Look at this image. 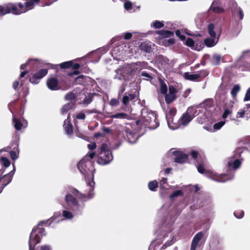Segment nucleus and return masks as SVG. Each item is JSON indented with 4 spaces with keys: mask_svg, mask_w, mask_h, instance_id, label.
<instances>
[{
    "mask_svg": "<svg viewBox=\"0 0 250 250\" xmlns=\"http://www.w3.org/2000/svg\"><path fill=\"white\" fill-rule=\"evenodd\" d=\"M95 155V152L88 153L78 164L77 167L80 172L84 176L86 181L85 193L80 194V198L84 201H87L94 197V192L95 182L94 181V172L95 169L93 163L91 161Z\"/></svg>",
    "mask_w": 250,
    "mask_h": 250,
    "instance_id": "nucleus-1",
    "label": "nucleus"
},
{
    "mask_svg": "<svg viewBox=\"0 0 250 250\" xmlns=\"http://www.w3.org/2000/svg\"><path fill=\"white\" fill-rule=\"evenodd\" d=\"M80 193L77 189L73 188L70 192L67 193L65 196L64 199L68 209L71 211L64 210L62 211V215L66 219H72L74 215H81L83 213L84 208V202L80 198Z\"/></svg>",
    "mask_w": 250,
    "mask_h": 250,
    "instance_id": "nucleus-2",
    "label": "nucleus"
},
{
    "mask_svg": "<svg viewBox=\"0 0 250 250\" xmlns=\"http://www.w3.org/2000/svg\"><path fill=\"white\" fill-rule=\"evenodd\" d=\"M140 66V62L126 64L120 66L115 70L116 75L114 78L119 80L127 81L130 80L132 76L134 75L137 70L138 66Z\"/></svg>",
    "mask_w": 250,
    "mask_h": 250,
    "instance_id": "nucleus-3",
    "label": "nucleus"
},
{
    "mask_svg": "<svg viewBox=\"0 0 250 250\" xmlns=\"http://www.w3.org/2000/svg\"><path fill=\"white\" fill-rule=\"evenodd\" d=\"M139 122L151 129L156 128L159 125L155 113L146 108L142 109L140 119L137 123Z\"/></svg>",
    "mask_w": 250,
    "mask_h": 250,
    "instance_id": "nucleus-4",
    "label": "nucleus"
},
{
    "mask_svg": "<svg viewBox=\"0 0 250 250\" xmlns=\"http://www.w3.org/2000/svg\"><path fill=\"white\" fill-rule=\"evenodd\" d=\"M113 159L112 153L107 145L103 144L98 151L97 163L101 165H105L110 163Z\"/></svg>",
    "mask_w": 250,
    "mask_h": 250,
    "instance_id": "nucleus-5",
    "label": "nucleus"
},
{
    "mask_svg": "<svg viewBox=\"0 0 250 250\" xmlns=\"http://www.w3.org/2000/svg\"><path fill=\"white\" fill-rule=\"evenodd\" d=\"M129 51V47L124 44L115 46L111 51V55L114 60L117 61H124L128 57L127 52Z\"/></svg>",
    "mask_w": 250,
    "mask_h": 250,
    "instance_id": "nucleus-6",
    "label": "nucleus"
},
{
    "mask_svg": "<svg viewBox=\"0 0 250 250\" xmlns=\"http://www.w3.org/2000/svg\"><path fill=\"white\" fill-rule=\"evenodd\" d=\"M13 169L10 171H5V169L0 168V193L12 181L16 171L14 163L13 164Z\"/></svg>",
    "mask_w": 250,
    "mask_h": 250,
    "instance_id": "nucleus-7",
    "label": "nucleus"
},
{
    "mask_svg": "<svg viewBox=\"0 0 250 250\" xmlns=\"http://www.w3.org/2000/svg\"><path fill=\"white\" fill-rule=\"evenodd\" d=\"M45 235L44 229H33L30 233L29 247L30 250H34L33 248L40 242L41 238Z\"/></svg>",
    "mask_w": 250,
    "mask_h": 250,
    "instance_id": "nucleus-8",
    "label": "nucleus"
},
{
    "mask_svg": "<svg viewBox=\"0 0 250 250\" xmlns=\"http://www.w3.org/2000/svg\"><path fill=\"white\" fill-rule=\"evenodd\" d=\"M198 171L201 174H205V176L211 179L212 180L219 182H225L226 180L223 179V176H225L224 174L218 175L213 173L212 171H206L205 168V165L204 163H199L197 162L196 166Z\"/></svg>",
    "mask_w": 250,
    "mask_h": 250,
    "instance_id": "nucleus-9",
    "label": "nucleus"
},
{
    "mask_svg": "<svg viewBox=\"0 0 250 250\" xmlns=\"http://www.w3.org/2000/svg\"><path fill=\"white\" fill-rule=\"evenodd\" d=\"M242 159H236L233 162L229 161L228 162V167L229 170V173H224L225 176H223V179L226 180V181L233 179L234 177V170L239 167Z\"/></svg>",
    "mask_w": 250,
    "mask_h": 250,
    "instance_id": "nucleus-10",
    "label": "nucleus"
},
{
    "mask_svg": "<svg viewBox=\"0 0 250 250\" xmlns=\"http://www.w3.org/2000/svg\"><path fill=\"white\" fill-rule=\"evenodd\" d=\"M204 234V232L200 231L195 235L191 242L190 250H196L197 248L200 247L202 244V239Z\"/></svg>",
    "mask_w": 250,
    "mask_h": 250,
    "instance_id": "nucleus-11",
    "label": "nucleus"
},
{
    "mask_svg": "<svg viewBox=\"0 0 250 250\" xmlns=\"http://www.w3.org/2000/svg\"><path fill=\"white\" fill-rule=\"evenodd\" d=\"M47 73L48 70L47 69H40L30 78L29 81L32 83L38 84L40 80L47 75Z\"/></svg>",
    "mask_w": 250,
    "mask_h": 250,
    "instance_id": "nucleus-12",
    "label": "nucleus"
},
{
    "mask_svg": "<svg viewBox=\"0 0 250 250\" xmlns=\"http://www.w3.org/2000/svg\"><path fill=\"white\" fill-rule=\"evenodd\" d=\"M47 73L48 70L47 69H40L30 78L29 81L32 83L38 84L40 80L47 75Z\"/></svg>",
    "mask_w": 250,
    "mask_h": 250,
    "instance_id": "nucleus-13",
    "label": "nucleus"
},
{
    "mask_svg": "<svg viewBox=\"0 0 250 250\" xmlns=\"http://www.w3.org/2000/svg\"><path fill=\"white\" fill-rule=\"evenodd\" d=\"M224 6L220 0H215L212 2L209 10L215 13L220 14L224 12Z\"/></svg>",
    "mask_w": 250,
    "mask_h": 250,
    "instance_id": "nucleus-14",
    "label": "nucleus"
},
{
    "mask_svg": "<svg viewBox=\"0 0 250 250\" xmlns=\"http://www.w3.org/2000/svg\"><path fill=\"white\" fill-rule=\"evenodd\" d=\"M177 90L173 86H169L168 93L164 94L165 98L167 104H169L176 99V93Z\"/></svg>",
    "mask_w": 250,
    "mask_h": 250,
    "instance_id": "nucleus-15",
    "label": "nucleus"
},
{
    "mask_svg": "<svg viewBox=\"0 0 250 250\" xmlns=\"http://www.w3.org/2000/svg\"><path fill=\"white\" fill-rule=\"evenodd\" d=\"M59 80L56 77H50L46 82L48 88L51 90H57L60 88Z\"/></svg>",
    "mask_w": 250,
    "mask_h": 250,
    "instance_id": "nucleus-16",
    "label": "nucleus"
},
{
    "mask_svg": "<svg viewBox=\"0 0 250 250\" xmlns=\"http://www.w3.org/2000/svg\"><path fill=\"white\" fill-rule=\"evenodd\" d=\"M207 75V73L205 71H202L198 72L195 74H190L189 73H185L184 74V77L186 79L191 81H195L199 78L201 77H205Z\"/></svg>",
    "mask_w": 250,
    "mask_h": 250,
    "instance_id": "nucleus-17",
    "label": "nucleus"
},
{
    "mask_svg": "<svg viewBox=\"0 0 250 250\" xmlns=\"http://www.w3.org/2000/svg\"><path fill=\"white\" fill-rule=\"evenodd\" d=\"M187 111L188 113H189L192 118L198 116L200 113L205 112L200 104L189 107L187 109Z\"/></svg>",
    "mask_w": 250,
    "mask_h": 250,
    "instance_id": "nucleus-18",
    "label": "nucleus"
},
{
    "mask_svg": "<svg viewBox=\"0 0 250 250\" xmlns=\"http://www.w3.org/2000/svg\"><path fill=\"white\" fill-rule=\"evenodd\" d=\"M220 34L221 31H219L218 32H217V37H212L210 36V37H208L205 39L204 40V43L205 45L209 47L215 46L218 42Z\"/></svg>",
    "mask_w": 250,
    "mask_h": 250,
    "instance_id": "nucleus-19",
    "label": "nucleus"
},
{
    "mask_svg": "<svg viewBox=\"0 0 250 250\" xmlns=\"http://www.w3.org/2000/svg\"><path fill=\"white\" fill-rule=\"evenodd\" d=\"M173 154L175 156V162L182 164L185 163L188 160V155L182 152H174Z\"/></svg>",
    "mask_w": 250,
    "mask_h": 250,
    "instance_id": "nucleus-20",
    "label": "nucleus"
},
{
    "mask_svg": "<svg viewBox=\"0 0 250 250\" xmlns=\"http://www.w3.org/2000/svg\"><path fill=\"white\" fill-rule=\"evenodd\" d=\"M8 13L19 15L22 13L21 9L19 7L18 3H9L7 5Z\"/></svg>",
    "mask_w": 250,
    "mask_h": 250,
    "instance_id": "nucleus-21",
    "label": "nucleus"
},
{
    "mask_svg": "<svg viewBox=\"0 0 250 250\" xmlns=\"http://www.w3.org/2000/svg\"><path fill=\"white\" fill-rule=\"evenodd\" d=\"M63 127L67 135H70L73 134L72 125L70 123L69 115H68L67 119L64 121Z\"/></svg>",
    "mask_w": 250,
    "mask_h": 250,
    "instance_id": "nucleus-22",
    "label": "nucleus"
},
{
    "mask_svg": "<svg viewBox=\"0 0 250 250\" xmlns=\"http://www.w3.org/2000/svg\"><path fill=\"white\" fill-rule=\"evenodd\" d=\"M19 7L21 9L22 13L32 9L34 7V3L32 1H29L24 2V4L21 3H18Z\"/></svg>",
    "mask_w": 250,
    "mask_h": 250,
    "instance_id": "nucleus-23",
    "label": "nucleus"
},
{
    "mask_svg": "<svg viewBox=\"0 0 250 250\" xmlns=\"http://www.w3.org/2000/svg\"><path fill=\"white\" fill-rule=\"evenodd\" d=\"M40 64V61L37 59H30L28 60V62L26 63L22 64L21 65V69H24L25 67L29 65H32L33 67H38V65Z\"/></svg>",
    "mask_w": 250,
    "mask_h": 250,
    "instance_id": "nucleus-24",
    "label": "nucleus"
},
{
    "mask_svg": "<svg viewBox=\"0 0 250 250\" xmlns=\"http://www.w3.org/2000/svg\"><path fill=\"white\" fill-rule=\"evenodd\" d=\"M192 119V117L189 113H188V111H187L186 112L184 113L181 116L180 122L182 125L185 126L187 125Z\"/></svg>",
    "mask_w": 250,
    "mask_h": 250,
    "instance_id": "nucleus-25",
    "label": "nucleus"
},
{
    "mask_svg": "<svg viewBox=\"0 0 250 250\" xmlns=\"http://www.w3.org/2000/svg\"><path fill=\"white\" fill-rule=\"evenodd\" d=\"M213 101L212 99H208L201 103L200 105L201 108L205 110L211 111V108L213 107Z\"/></svg>",
    "mask_w": 250,
    "mask_h": 250,
    "instance_id": "nucleus-26",
    "label": "nucleus"
},
{
    "mask_svg": "<svg viewBox=\"0 0 250 250\" xmlns=\"http://www.w3.org/2000/svg\"><path fill=\"white\" fill-rule=\"evenodd\" d=\"M136 98V95L134 94H128L123 96L122 103L125 105H127L129 102L134 100Z\"/></svg>",
    "mask_w": 250,
    "mask_h": 250,
    "instance_id": "nucleus-27",
    "label": "nucleus"
},
{
    "mask_svg": "<svg viewBox=\"0 0 250 250\" xmlns=\"http://www.w3.org/2000/svg\"><path fill=\"white\" fill-rule=\"evenodd\" d=\"M126 137L128 141L131 144L135 143L138 138L137 135L130 131H126Z\"/></svg>",
    "mask_w": 250,
    "mask_h": 250,
    "instance_id": "nucleus-28",
    "label": "nucleus"
},
{
    "mask_svg": "<svg viewBox=\"0 0 250 250\" xmlns=\"http://www.w3.org/2000/svg\"><path fill=\"white\" fill-rule=\"evenodd\" d=\"M208 31L210 37H217V35L215 31V25L212 23H210L208 25Z\"/></svg>",
    "mask_w": 250,
    "mask_h": 250,
    "instance_id": "nucleus-29",
    "label": "nucleus"
},
{
    "mask_svg": "<svg viewBox=\"0 0 250 250\" xmlns=\"http://www.w3.org/2000/svg\"><path fill=\"white\" fill-rule=\"evenodd\" d=\"M156 33L160 35L163 38L170 37L173 35V33L168 30H159L156 31Z\"/></svg>",
    "mask_w": 250,
    "mask_h": 250,
    "instance_id": "nucleus-30",
    "label": "nucleus"
},
{
    "mask_svg": "<svg viewBox=\"0 0 250 250\" xmlns=\"http://www.w3.org/2000/svg\"><path fill=\"white\" fill-rule=\"evenodd\" d=\"M176 110L175 108H171L169 110L168 115H166L167 125H168L169 127L172 129H174L175 128L171 127L170 126V125H169L170 119L174 116V115L176 114Z\"/></svg>",
    "mask_w": 250,
    "mask_h": 250,
    "instance_id": "nucleus-31",
    "label": "nucleus"
},
{
    "mask_svg": "<svg viewBox=\"0 0 250 250\" xmlns=\"http://www.w3.org/2000/svg\"><path fill=\"white\" fill-rule=\"evenodd\" d=\"M0 162L1 165L3 167L1 168L5 169V171H6V168L9 167L11 164L10 161L7 158L2 157L0 159Z\"/></svg>",
    "mask_w": 250,
    "mask_h": 250,
    "instance_id": "nucleus-32",
    "label": "nucleus"
},
{
    "mask_svg": "<svg viewBox=\"0 0 250 250\" xmlns=\"http://www.w3.org/2000/svg\"><path fill=\"white\" fill-rule=\"evenodd\" d=\"M140 49L146 53H149L151 50V45L149 43L144 42L140 45Z\"/></svg>",
    "mask_w": 250,
    "mask_h": 250,
    "instance_id": "nucleus-33",
    "label": "nucleus"
},
{
    "mask_svg": "<svg viewBox=\"0 0 250 250\" xmlns=\"http://www.w3.org/2000/svg\"><path fill=\"white\" fill-rule=\"evenodd\" d=\"M250 58V51H244L242 56L240 57L239 61L237 62V66L241 67L239 64V62L243 60H248Z\"/></svg>",
    "mask_w": 250,
    "mask_h": 250,
    "instance_id": "nucleus-34",
    "label": "nucleus"
},
{
    "mask_svg": "<svg viewBox=\"0 0 250 250\" xmlns=\"http://www.w3.org/2000/svg\"><path fill=\"white\" fill-rule=\"evenodd\" d=\"M95 93H89L87 96L85 97L83 100V104L85 105H88L92 101L93 96L95 95Z\"/></svg>",
    "mask_w": 250,
    "mask_h": 250,
    "instance_id": "nucleus-35",
    "label": "nucleus"
},
{
    "mask_svg": "<svg viewBox=\"0 0 250 250\" xmlns=\"http://www.w3.org/2000/svg\"><path fill=\"white\" fill-rule=\"evenodd\" d=\"M158 187V182L156 180L150 181L148 184V187L151 191H155Z\"/></svg>",
    "mask_w": 250,
    "mask_h": 250,
    "instance_id": "nucleus-36",
    "label": "nucleus"
},
{
    "mask_svg": "<svg viewBox=\"0 0 250 250\" xmlns=\"http://www.w3.org/2000/svg\"><path fill=\"white\" fill-rule=\"evenodd\" d=\"M74 105V103L70 102L64 104L61 109V112L62 114L66 113L69 109Z\"/></svg>",
    "mask_w": 250,
    "mask_h": 250,
    "instance_id": "nucleus-37",
    "label": "nucleus"
},
{
    "mask_svg": "<svg viewBox=\"0 0 250 250\" xmlns=\"http://www.w3.org/2000/svg\"><path fill=\"white\" fill-rule=\"evenodd\" d=\"M13 121L14 124L15 128L18 130L21 129L23 125L21 121L15 117L13 118Z\"/></svg>",
    "mask_w": 250,
    "mask_h": 250,
    "instance_id": "nucleus-38",
    "label": "nucleus"
},
{
    "mask_svg": "<svg viewBox=\"0 0 250 250\" xmlns=\"http://www.w3.org/2000/svg\"><path fill=\"white\" fill-rule=\"evenodd\" d=\"M164 24L163 21H155L152 22L151 24V27L155 29L160 28L164 26Z\"/></svg>",
    "mask_w": 250,
    "mask_h": 250,
    "instance_id": "nucleus-39",
    "label": "nucleus"
},
{
    "mask_svg": "<svg viewBox=\"0 0 250 250\" xmlns=\"http://www.w3.org/2000/svg\"><path fill=\"white\" fill-rule=\"evenodd\" d=\"M229 8L231 9L232 12L235 13L237 8V4L235 0H229Z\"/></svg>",
    "mask_w": 250,
    "mask_h": 250,
    "instance_id": "nucleus-40",
    "label": "nucleus"
},
{
    "mask_svg": "<svg viewBox=\"0 0 250 250\" xmlns=\"http://www.w3.org/2000/svg\"><path fill=\"white\" fill-rule=\"evenodd\" d=\"M160 90H161V93L164 95L166 94L167 91V84L162 80H161V81H160Z\"/></svg>",
    "mask_w": 250,
    "mask_h": 250,
    "instance_id": "nucleus-41",
    "label": "nucleus"
},
{
    "mask_svg": "<svg viewBox=\"0 0 250 250\" xmlns=\"http://www.w3.org/2000/svg\"><path fill=\"white\" fill-rule=\"evenodd\" d=\"M127 115L125 113H118L110 116L111 118L125 119L127 117Z\"/></svg>",
    "mask_w": 250,
    "mask_h": 250,
    "instance_id": "nucleus-42",
    "label": "nucleus"
},
{
    "mask_svg": "<svg viewBox=\"0 0 250 250\" xmlns=\"http://www.w3.org/2000/svg\"><path fill=\"white\" fill-rule=\"evenodd\" d=\"M240 90V86L239 84L234 85L230 92L232 96L235 97Z\"/></svg>",
    "mask_w": 250,
    "mask_h": 250,
    "instance_id": "nucleus-43",
    "label": "nucleus"
},
{
    "mask_svg": "<svg viewBox=\"0 0 250 250\" xmlns=\"http://www.w3.org/2000/svg\"><path fill=\"white\" fill-rule=\"evenodd\" d=\"M72 61L65 62L59 64L60 67L62 69H66L71 67L72 65Z\"/></svg>",
    "mask_w": 250,
    "mask_h": 250,
    "instance_id": "nucleus-44",
    "label": "nucleus"
},
{
    "mask_svg": "<svg viewBox=\"0 0 250 250\" xmlns=\"http://www.w3.org/2000/svg\"><path fill=\"white\" fill-rule=\"evenodd\" d=\"M225 121H221L215 123L213 126V131H215L221 129V128L225 125Z\"/></svg>",
    "mask_w": 250,
    "mask_h": 250,
    "instance_id": "nucleus-45",
    "label": "nucleus"
},
{
    "mask_svg": "<svg viewBox=\"0 0 250 250\" xmlns=\"http://www.w3.org/2000/svg\"><path fill=\"white\" fill-rule=\"evenodd\" d=\"M175 241L176 238L173 236L171 240H167V242L162 246V249H165L167 247L171 246Z\"/></svg>",
    "mask_w": 250,
    "mask_h": 250,
    "instance_id": "nucleus-46",
    "label": "nucleus"
},
{
    "mask_svg": "<svg viewBox=\"0 0 250 250\" xmlns=\"http://www.w3.org/2000/svg\"><path fill=\"white\" fill-rule=\"evenodd\" d=\"M221 57L219 55H214L212 57V62L214 64L218 65L221 61Z\"/></svg>",
    "mask_w": 250,
    "mask_h": 250,
    "instance_id": "nucleus-47",
    "label": "nucleus"
},
{
    "mask_svg": "<svg viewBox=\"0 0 250 250\" xmlns=\"http://www.w3.org/2000/svg\"><path fill=\"white\" fill-rule=\"evenodd\" d=\"M245 150L243 148H238L234 151V156L235 158H239L241 156V154Z\"/></svg>",
    "mask_w": 250,
    "mask_h": 250,
    "instance_id": "nucleus-48",
    "label": "nucleus"
},
{
    "mask_svg": "<svg viewBox=\"0 0 250 250\" xmlns=\"http://www.w3.org/2000/svg\"><path fill=\"white\" fill-rule=\"evenodd\" d=\"M183 195V192L181 190H177L174 191L170 196L171 199H173L177 196H181Z\"/></svg>",
    "mask_w": 250,
    "mask_h": 250,
    "instance_id": "nucleus-49",
    "label": "nucleus"
},
{
    "mask_svg": "<svg viewBox=\"0 0 250 250\" xmlns=\"http://www.w3.org/2000/svg\"><path fill=\"white\" fill-rule=\"evenodd\" d=\"M76 98L75 93L70 92L67 93L65 96V99L67 100H71L75 101Z\"/></svg>",
    "mask_w": 250,
    "mask_h": 250,
    "instance_id": "nucleus-50",
    "label": "nucleus"
},
{
    "mask_svg": "<svg viewBox=\"0 0 250 250\" xmlns=\"http://www.w3.org/2000/svg\"><path fill=\"white\" fill-rule=\"evenodd\" d=\"M119 97L118 99L113 98L111 99L109 104L111 106H116L119 104Z\"/></svg>",
    "mask_w": 250,
    "mask_h": 250,
    "instance_id": "nucleus-51",
    "label": "nucleus"
},
{
    "mask_svg": "<svg viewBox=\"0 0 250 250\" xmlns=\"http://www.w3.org/2000/svg\"><path fill=\"white\" fill-rule=\"evenodd\" d=\"M186 44L190 47H192L194 46V42L192 39L191 38H188L186 41Z\"/></svg>",
    "mask_w": 250,
    "mask_h": 250,
    "instance_id": "nucleus-52",
    "label": "nucleus"
},
{
    "mask_svg": "<svg viewBox=\"0 0 250 250\" xmlns=\"http://www.w3.org/2000/svg\"><path fill=\"white\" fill-rule=\"evenodd\" d=\"M8 13L7 5L5 7L0 6V16Z\"/></svg>",
    "mask_w": 250,
    "mask_h": 250,
    "instance_id": "nucleus-53",
    "label": "nucleus"
},
{
    "mask_svg": "<svg viewBox=\"0 0 250 250\" xmlns=\"http://www.w3.org/2000/svg\"><path fill=\"white\" fill-rule=\"evenodd\" d=\"M124 7L127 10H131L132 7V4L131 2L127 1L124 3Z\"/></svg>",
    "mask_w": 250,
    "mask_h": 250,
    "instance_id": "nucleus-54",
    "label": "nucleus"
},
{
    "mask_svg": "<svg viewBox=\"0 0 250 250\" xmlns=\"http://www.w3.org/2000/svg\"><path fill=\"white\" fill-rule=\"evenodd\" d=\"M165 43H163V44L165 46H168L169 45L173 44L175 42V40L174 39L171 38L169 39L167 41H165Z\"/></svg>",
    "mask_w": 250,
    "mask_h": 250,
    "instance_id": "nucleus-55",
    "label": "nucleus"
},
{
    "mask_svg": "<svg viewBox=\"0 0 250 250\" xmlns=\"http://www.w3.org/2000/svg\"><path fill=\"white\" fill-rule=\"evenodd\" d=\"M10 155L11 158L13 160L17 159L19 157L18 154L14 151H11L10 152Z\"/></svg>",
    "mask_w": 250,
    "mask_h": 250,
    "instance_id": "nucleus-56",
    "label": "nucleus"
},
{
    "mask_svg": "<svg viewBox=\"0 0 250 250\" xmlns=\"http://www.w3.org/2000/svg\"><path fill=\"white\" fill-rule=\"evenodd\" d=\"M244 212L243 211L241 210L240 212L235 211L234 212V215L238 219H241L244 216Z\"/></svg>",
    "mask_w": 250,
    "mask_h": 250,
    "instance_id": "nucleus-57",
    "label": "nucleus"
},
{
    "mask_svg": "<svg viewBox=\"0 0 250 250\" xmlns=\"http://www.w3.org/2000/svg\"><path fill=\"white\" fill-rule=\"evenodd\" d=\"M176 35L182 41L185 40L186 37L184 35L181 34V31L179 30H177L175 31Z\"/></svg>",
    "mask_w": 250,
    "mask_h": 250,
    "instance_id": "nucleus-58",
    "label": "nucleus"
},
{
    "mask_svg": "<svg viewBox=\"0 0 250 250\" xmlns=\"http://www.w3.org/2000/svg\"><path fill=\"white\" fill-rule=\"evenodd\" d=\"M83 76L81 75L75 79V82L78 84H82L83 82Z\"/></svg>",
    "mask_w": 250,
    "mask_h": 250,
    "instance_id": "nucleus-59",
    "label": "nucleus"
},
{
    "mask_svg": "<svg viewBox=\"0 0 250 250\" xmlns=\"http://www.w3.org/2000/svg\"><path fill=\"white\" fill-rule=\"evenodd\" d=\"M157 241H158V240L153 241L150 245L148 250H155L156 245L157 243H159V242H157Z\"/></svg>",
    "mask_w": 250,
    "mask_h": 250,
    "instance_id": "nucleus-60",
    "label": "nucleus"
},
{
    "mask_svg": "<svg viewBox=\"0 0 250 250\" xmlns=\"http://www.w3.org/2000/svg\"><path fill=\"white\" fill-rule=\"evenodd\" d=\"M122 36H123V38L125 40H129L132 37V33L130 32H127L123 34Z\"/></svg>",
    "mask_w": 250,
    "mask_h": 250,
    "instance_id": "nucleus-61",
    "label": "nucleus"
},
{
    "mask_svg": "<svg viewBox=\"0 0 250 250\" xmlns=\"http://www.w3.org/2000/svg\"><path fill=\"white\" fill-rule=\"evenodd\" d=\"M238 13L237 16L239 18L240 20H242L244 17V13L242 9L240 7H238Z\"/></svg>",
    "mask_w": 250,
    "mask_h": 250,
    "instance_id": "nucleus-62",
    "label": "nucleus"
},
{
    "mask_svg": "<svg viewBox=\"0 0 250 250\" xmlns=\"http://www.w3.org/2000/svg\"><path fill=\"white\" fill-rule=\"evenodd\" d=\"M231 111L229 110V109H226L223 114V115H222V118L223 119H226L227 118V117L228 116V115L230 114H231Z\"/></svg>",
    "mask_w": 250,
    "mask_h": 250,
    "instance_id": "nucleus-63",
    "label": "nucleus"
},
{
    "mask_svg": "<svg viewBox=\"0 0 250 250\" xmlns=\"http://www.w3.org/2000/svg\"><path fill=\"white\" fill-rule=\"evenodd\" d=\"M250 100V87L248 89L244 98V101Z\"/></svg>",
    "mask_w": 250,
    "mask_h": 250,
    "instance_id": "nucleus-64",
    "label": "nucleus"
}]
</instances>
